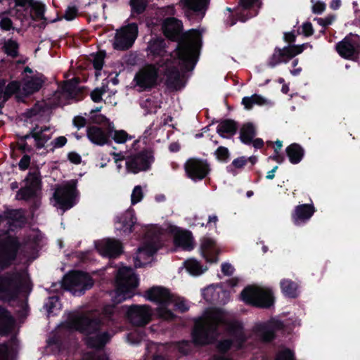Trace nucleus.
Segmentation results:
<instances>
[{
  "label": "nucleus",
  "instance_id": "f257e3e1",
  "mask_svg": "<svg viewBox=\"0 0 360 360\" xmlns=\"http://www.w3.org/2000/svg\"><path fill=\"white\" fill-rule=\"evenodd\" d=\"M201 41V34L197 30L190 31L185 40L181 42L175 52V56L172 61V56L167 54L165 50V43L160 39H153L148 45L150 53L154 56L162 58L166 61V75L167 83L174 88H177L178 82L181 72L191 70L193 68L195 58Z\"/></svg>",
  "mask_w": 360,
  "mask_h": 360
},
{
  "label": "nucleus",
  "instance_id": "f03ea898",
  "mask_svg": "<svg viewBox=\"0 0 360 360\" xmlns=\"http://www.w3.org/2000/svg\"><path fill=\"white\" fill-rule=\"evenodd\" d=\"M219 325H224L232 336L233 340H225L218 344V349L226 352L231 348H240L245 340L240 323L233 321L230 316L221 310L211 309L205 311L204 316L195 323L193 340L197 344H207L212 341Z\"/></svg>",
  "mask_w": 360,
  "mask_h": 360
},
{
  "label": "nucleus",
  "instance_id": "7ed1b4c3",
  "mask_svg": "<svg viewBox=\"0 0 360 360\" xmlns=\"http://www.w3.org/2000/svg\"><path fill=\"white\" fill-rule=\"evenodd\" d=\"M101 321L93 316H75L70 327L81 331L86 335V342L92 347L103 346L110 339L106 332L99 331Z\"/></svg>",
  "mask_w": 360,
  "mask_h": 360
},
{
  "label": "nucleus",
  "instance_id": "20e7f679",
  "mask_svg": "<svg viewBox=\"0 0 360 360\" xmlns=\"http://www.w3.org/2000/svg\"><path fill=\"white\" fill-rule=\"evenodd\" d=\"M31 290V282L28 274L24 271L11 279H0V296L6 300H11L20 292Z\"/></svg>",
  "mask_w": 360,
  "mask_h": 360
},
{
  "label": "nucleus",
  "instance_id": "39448f33",
  "mask_svg": "<svg viewBox=\"0 0 360 360\" xmlns=\"http://www.w3.org/2000/svg\"><path fill=\"white\" fill-rule=\"evenodd\" d=\"M116 283L115 300L120 302L134 296V290L138 286L139 281L132 269L124 266L118 270Z\"/></svg>",
  "mask_w": 360,
  "mask_h": 360
},
{
  "label": "nucleus",
  "instance_id": "423d86ee",
  "mask_svg": "<svg viewBox=\"0 0 360 360\" xmlns=\"http://www.w3.org/2000/svg\"><path fill=\"white\" fill-rule=\"evenodd\" d=\"M147 300L156 302L158 307L156 309L157 315L165 320H171L174 314L167 307L172 304L173 295L168 290L162 287H153L146 292Z\"/></svg>",
  "mask_w": 360,
  "mask_h": 360
},
{
  "label": "nucleus",
  "instance_id": "0eeeda50",
  "mask_svg": "<svg viewBox=\"0 0 360 360\" xmlns=\"http://www.w3.org/2000/svg\"><path fill=\"white\" fill-rule=\"evenodd\" d=\"M43 83L44 79L41 77H36L25 82L22 89H20V84L17 82L9 83L4 89L5 82L4 79H0V105L4 103L9 96L17 91H22L21 94L25 96L39 91Z\"/></svg>",
  "mask_w": 360,
  "mask_h": 360
},
{
  "label": "nucleus",
  "instance_id": "6e6552de",
  "mask_svg": "<svg viewBox=\"0 0 360 360\" xmlns=\"http://www.w3.org/2000/svg\"><path fill=\"white\" fill-rule=\"evenodd\" d=\"M240 296L246 303L259 307H269L274 303L271 290L259 286L246 288L242 291Z\"/></svg>",
  "mask_w": 360,
  "mask_h": 360
},
{
  "label": "nucleus",
  "instance_id": "1a4fd4ad",
  "mask_svg": "<svg viewBox=\"0 0 360 360\" xmlns=\"http://www.w3.org/2000/svg\"><path fill=\"white\" fill-rule=\"evenodd\" d=\"M76 186L77 182L75 180L67 181L58 186L53 194L54 206L63 210L72 207L77 195Z\"/></svg>",
  "mask_w": 360,
  "mask_h": 360
},
{
  "label": "nucleus",
  "instance_id": "9d476101",
  "mask_svg": "<svg viewBox=\"0 0 360 360\" xmlns=\"http://www.w3.org/2000/svg\"><path fill=\"white\" fill-rule=\"evenodd\" d=\"M93 284L91 277L82 272L68 274L64 277L63 281L64 288L75 295H80L86 290L91 288Z\"/></svg>",
  "mask_w": 360,
  "mask_h": 360
},
{
  "label": "nucleus",
  "instance_id": "9b49d317",
  "mask_svg": "<svg viewBox=\"0 0 360 360\" xmlns=\"http://www.w3.org/2000/svg\"><path fill=\"white\" fill-rule=\"evenodd\" d=\"M158 75V70L154 66H145L136 73L133 80L134 87L139 91L151 89L156 84Z\"/></svg>",
  "mask_w": 360,
  "mask_h": 360
},
{
  "label": "nucleus",
  "instance_id": "f8f14e48",
  "mask_svg": "<svg viewBox=\"0 0 360 360\" xmlns=\"http://www.w3.org/2000/svg\"><path fill=\"white\" fill-rule=\"evenodd\" d=\"M138 34V27L131 23L117 31L113 46L117 50H125L131 46Z\"/></svg>",
  "mask_w": 360,
  "mask_h": 360
},
{
  "label": "nucleus",
  "instance_id": "ddd939ff",
  "mask_svg": "<svg viewBox=\"0 0 360 360\" xmlns=\"http://www.w3.org/2000/svg\"><path fill=\"white\" fill-rule=\"evenodd\" d=\"M338 53L347 59L357 56L360 52V38L358 35L350 34L336 45Z\"/></svg>",
  "mask_w": 360,
  "mask_h": 360
},
{
  "label": "nucleus",
  "instance_id": "4468645a",
  "mask_svg": "<svg viewBox=\"0 0 360 360\" xmlns=\"http://www.w3.org/2000/svg\"><path fill=\"white\" fill-rule=\"evenodd\" d=\"M153 162V154L147 151L128 157L126 160V167L129 172L137 174L149 169Z\"/></svg>",
  "mask_w": 360,
  "mask_h": 360
},
{
  "label": "nucleus",
  "instance_id": "2eb2a0df",
  "mask_svg": "<svg viewBox=\"0 0 360 360\" xmlns=\"http://www.w3.org/2000/svg\"><path fill=\"white\" fill-rule=\"evenodd\" d=\"M152 309L148 305H133L128 307L127 315L132 324L141 326L147 324L151 319Z\"/></svg>",
  "mask_w": 360,
  "mask_h": 360
},
{
  "label": "nucleus",
  "instance_id": "dca6fc26",
  "mask_svg": "<svg viewBox=\"0 0 360 360\" xmlns=\"http://www.w3.org/2000/svg\"><path fill=\"white\" fill-rule=\"evenodd\" d=\"M306 44L300 46H288L283 49H276L269 59V64L274 67L281 63H287L292 57L301 53Z\"/></svg>",
  "mask_w": 360,
  "mask_h": 360
},
{
  "label": "nucleus",
  "instance_id": "f3484780",
  "mask_svg": "<svg viewBox=\"0 0 360 360\" xmlns=\"http://www.w3.org/2000/svg\"><path fill=\"white\" fill-rule=\"evenodd\" d=\"M185 169L191 179L197 181L204 179L208 174L210 167L206 161L192 158L186 162Z\"/></svg>",
  "mask_w": 360,
  "mask_h": 360
},
{
  "label": "nucleus",
  "instance_id": "a211bd4d",
  "mask_svg": "<svg viewBox=\"0 0 360 360\" xmlns=\"http://www.w3.org/2000/svg\"><path fill=\"white\" fill-rule=\"evenodd\" d=\"M40 189V180L33 174H30L25 180V185L18 192L17 198L28 200L36 195Z\"/></svg>",
  "mask_w": 360,
  "mask_h": 360
},
{
  "label": "nucleus",
  "instance_id": "6ab92c4d",
  "mask_svg": "<svg viewBox=\"0 0 360 360\" xmlns=\"http://www.w3.org/2000/svg\"><path fill=\"white\" fill-rule=\"evenodd\" d=\"M8 4L11 6L14 4L13 8H16V13H18V8H22L24 11L30 8L35 12L37 18L44 19V6L36 0H7Z\"/></svg>",
  "mask_w": 360,
  "mask_h": 360
},
{
  "label": "nucleus",
  "instance_id": "aec40b11",
  "mask_svg": "<svg viewBox=\"0 0 360 360\" xmlns=\"http://www.w3.org/2000/svg\"><path fill=\"white\" fill-rule=\"evenodd\" d=\"M18 248V243L15 238H10L6 243L0 244V266H6L14 259Z\"/></svg>",
  "mask_w": 360,
  "mask_h": 360
},
{
  "label": "nucleus",
  "instance_id": "412c9836",
  "mask_svg": "<svg viewBox=\"0 0 360 360\" xmlns=\"http://www.w3.org/2000/svg\"><path fill=\"white\" fill-rule=\"evenodd\" d=\"M96 248L98 252L106 257H116L121 252V245L119 241L105 239L98 243Z\"/></svg>",
  "mask_w": 360,
  "mask_h": 360
},
{
  "label": "nucleus",
  "instance_id": "4be33fe9",
  "mask_svg": "<svg viewBox=\"0 0 360 360\" xmlns=\"http://www.w3.org/2000/svg\"><path fill=\"white\" fill-rule=\"evenodd\" d=\"M172 231L176 246L185 250H191L193 248V239L190 232L180 230L176 227H173Z\"/></svg>",
  "mask_w": 360,
  "mask_h": 360
},
{
  "label": "nucleus",
  "instance_id": "5701e85b",
  "mask_svg": "<svg viewBox=\"0 0 360 360\" xmlns=\"http://www.w3.org/2000/svg\"><path fill=\"white\" fill-rule=\"evenodd\" d=\"M283 324L281 321L272 319L267 323L258 324L256 328L259 335L265 340L269 341L274 338V332L281 328Z\"/></svg>",
  "mask_w": 360,
  "mask_h": 360
},
{
  "label": "nucleus",
  "instance_id": "b1692460",
  "mask_svg": "<svg viewBox=\"0 0 360 360\" xmlns=\"http://www.w3.org/2000/svg\"><path fill=\"white\" fill-rule=\"evenodd\" d=\"M204 298L207 302H218L224 303L228 299V295L221 287L210 285L204 289L202 292Z\"/></svg>",
  "mask_w": 360,
  "mask_h": 360
},
{
  "label": "nucleus",
  "instance_id": "393cba45",
  "mask_svg": "<svg viewBox=\"0 0 360 360\" xmlns=\"http://www.w3.org/2000/svg\"><path fill=\"white\" fill-rule=\"evenodd\" d=\"M86 136L92 143L98 146H103L108 143L109 141L108 134L101 128L96 126L87 128Z\"/></svg>",
  "mask_w": 360,
  "mask_h": 360
},
{
  "label": "nucleus",
  "instance_id": "a878e982",
  "mask_svg": "<svg viewBox=\"0 0 360 360\" xmlns=\"http://www.w3.org/2000/svg\"><path fill=\"white\" fill-rule=\"evenodd\" d=\"M182 28L181 21L178 20L174 18H167L162 24V30L165 35L174 40L179 34Z\"/></svg>",
  "mask_w": 360,
  "mask_h": 360
},
{
  "label": "nucleus",
  "instance_id": "bb28decb",
  "mask_svg": "<svg viewBox=\"0 0 360 360\" xmlns=\"http://www.w3.org/2000/svg\"><path fill=\"white\" fill-rule=\"evenodd\" d=\"M208 2L209 0H181L179 5L186 13L191 11L204 13Z\"/></svg>",
  "mask_w": 360,
  "mask_h": 360
},
{
  "label": "nucleus",
  "instance_id": "cd10ccee",
  "mask_svg": "<svg viewBox=\"0 0 360 360\" xmlns=\"http://www.w3.org/2000/svg\"><path fill=\"white\" fill-rule=\"evenodd\" d=\"M52 133L49 127H35L32 131V136L34 139L38 148H42L51 138Z\"/></svg>",
  "mask_w": 360,
  "mask_h": 360
},
{
  "label": "nucleus",
  "instance_id": "c85d7f7f",
  "mask_svg": "<svg viewBox=\"0 0 360 360\" xmlns=\"http://www.w3.org/2000/svg\"><path fill=\"white\" fill-rule=\"evenodd\" d=\"M158 250L157 247L150 245H145L138 250L137 256L136 257V266H141L142 265L150 262V257Z\"/></svg>",
  "mask_w": 360,
  "mask_h": 360
},
{
  "label": "nucleus",
  "instance_id": "c756f323",
  "mask_svg": "<svg viewBox=\"0 0 360 360\" xmlns=\"http://www.w3.org/2000/svg\"><path fill=\"white\" fill-rule=\"evenodd\" d=\"M314 212V208L312 205L304 204L297 206L293 215L295 223L298 224L301 221L308 220Z\"/></svg>",
  "mask_w": 360,
  "mask_h": 360
},
{
  "label": "nucleus",
  "instance_id": "7c9ffc66",
  "mask_svg": "<svg viewBox=\"0 0 360 360\" xmlns=\"http://www.w3.org/2000/svg\"><path fill=\"white\" fill-rule=\"evenodd\" d=\"M117 223L121 225L120 227H117V229H122L124 233H130L135 223L134 211L132 210L126 211L117 218Z\"/></svg>",
  "mask_w": 360,
  "mask_h": 360
},
{
  "label": "nucleus",
  "instance_id": "2f4dec72",
  "mask_svg": "<svg viewBox=\"0 0 360 360\" xmlns=\"http://www.w3.org/2000/svg\"><path fill=\"white\" fill-rule=\"evenodd\" d=\"M201 250L203 257L208 262H216L217 259L210 257L212 252L217 250L215 241L208 237L204 238L201 242Z\"/></svg>",
  "mask_w": 360,
  "mask_h": 360
},
{
  "label": "nucleus",
  "instance_id": "473e14b6",
  "mask_svg": "<svg viewBox=\"0 0 360 360\" xmlns=\"http://www.w3.org/2000/svg\"><path fill=\"white\" fill-rule=\"evenodd\" d=\"M270 101L264 96L259 94H253L250 96H245L242 99V104L246 110H251L255 105H269Z\"/></svg>",
  "mask_w": 360,
  "mask_h": 360
},
{
  "label": "nucleus",
  "instance_id": "72a5a7b5",
  "mask_svg": "<svg viewBox=\"0 0 360 360\" xmlns=\"http://www.w3.org/2000/svg\"><path fill=\"white\" fill-rule=\"evenodd\" d=\"M14 323L9 312L0 307V335L6 333Z\"/></svg>",
  "mask_w": 360,
  "mask_h": 360
},
{
  "label": "nucleus",
  "instance_id": "f704fd0d",
  "mask_svg": "<svg viewBox=\"0 0 360 360\" xmlns=\"http://www.w3.org/2000/svg\"><path fill=\"white\" fill-rule=\"evenodd\" d=\"M280 285L282 292L287 297H296L298 295L297 285L290 279L284 278L281 281Z\"/></svg>",
  "mask_w": 360,
  "mask_h": 360
},
{
  "label": "nucleus",
  "instance_id": "c9c22d12",
  "mask_svg": "<svg viewBox=\"0 0 360 360\" xmlns=\"http://www.w3.org/2000/svg\"><path fill=\"white\" fill-rule=\"evenodd\" d=\"M286 153L292 164L300 162L304 155L303 149L296 143L291 144L286 148Z\"/></svg>",
  "mask_w": 360,
  "mask_h": 360
},
{
  "label": "nucleus",
  "instance_id": "e433bc0d",
  "mask_svg": "<svg viewBox=\"0 0 360 360\" xmlns=\"http://www.w3.org/2000/svg\"><path fill=\"white\" fill-rule=\"evenodd\" d=\"M255 136V129L252 124H246L240 129V140L248 144L250 143Z\"/></svg>",
  "mask_w": 360,
  "mask_h": 360
},
{
  "label": "nucleus",
  "instance_id": "4c0bfd02",
  "mask_svg": "<svg viewBox=\"0 0 360 360\" xmlns=\"http://www.w3.org/2000/svg\"><path fill=\"white\" fill-rule=\"evenodd\" d=\"M184 266L187 271L193 275H200L207 270V268H203L197 260L188 259L185 261Z\"/></svg>",
  "mask_w": 360,
  "mask_h": 360
},
{
  "label": "nucleus",
  "instance_id": "58836bf2",
  "mask_svg": "<svg viewBox=\"0 0 360 360\" xmlns=\"http://www.w3.org/2000/svg\"><path fill=\"white\" fill-rule=\"evenodd\" d=\"M236 124L232 120H225L221 122L217 127V133L222 137H224L223 134H234L236 131Z\"/></svg>",
  "mask_w": 360,
  "mask_h": 360
},
{
  "label": "nucleus",
  "instance_id": "ea45409f",
  "mask_svg": "<svg viewBox=\"0 0 360 360\" xmlns=\"http://www.w3.org/2000/svg\"><path fill=\"white\" fill-rule=\"evenodd\" d=\"M110 134L114 141L119 144L124 143L127 141L131 140L133 139L132 136L128 134L124 130H110Z\"/></svg>",
  "mask_w": 360,
  "mask_h": 360
},
{
  "label": "nucleus",
  "instance_id": "a19ab883",
  "mask_svg": "<svg viewBox=\"0 0 360 360\" xmlns=\"http://www.w3.org/2000/svg\"><path fill=\"white\" fill-rule=\"evenodd\" d=\"M10 11L0 13V28L4 31H10L14 30L13 22L8 14Z\"/></svg>",
  "mask_w": 360,
  "mask_h": 360
},
{
  "label": "nucleus",
  "instance_id": "79ce46f5",
  "mask_svg": "<svg viewBox=\"0 0 360 360\" xmlns=\"http://www.w3.org/2000/svg\"><path fill=\"white\" fill-rule=\"evenodd\" d=\"M141 105L146 109L148 112H156L160 107V101L155 98H149L142 102Z\"/></svg>",
  "mask_w": 360,
  "mask_h": 360
},
{
  "label": "nucleus",
  "instance_id": "37998d69",
  "mask_svg": "<svg viewBox=\"0 0 360 360\" xmlns=\"http://www.w3.org/2000/svg\"><path fill=\"white\" fill-rule=\"evenodd\" d=\"M63 94L65 96L72 98L77 93L76 83L72 81L66 82L63 86Z\"/></svg>",
  "mask_w": 360,
  "mask_h": 360
},
{
  "label": "nucleus",
  "instance_id": "c03bdc74",
  "mask_svg": "<svg viewBox=\"0 0 360 360\" xmlns=\"http://www.w3.org/2000/svg\"><path fill=\"white\" fill-rule=\"evenodd\" d=\"M5 52L12 56L16 57L18 55V43L12 39L8 40L4 46Z\"/></svg>",
  "mask_w": 360,
  "mask_h": 360
},
{
  "label": "nucleus",
  "instance_id": "a18cd8bd",
  "mask_svg": "<svg viewBox=\"0 0 360 360\" xmlns=\"http://www.w3.org/2000/svg\"><path fill=\"white\" fill-rule=\"evenodd\" d=\"M143 198V193L140 186H136L132 191L131 202L132 205L139 202Z\"/></svg>",
  "mask_w": 360,
  "mask_h": 360
},
{
  "label": "nucleus",
  "instance_id": "49530a36",
  "mask_svg": "<svg viewBox=\"0 0 360 360\" xmlns=\"http://www.w3.org/2000/svg\"><path fill=\"white\" fill-rule=\"evenodd\" d=\"M105 93V87L96 88L91 93V98L94 102L98 103L102 101V96Z\"/></svg>",
  "mask_w": 360,
  "mask_h": 360
},
{
  "label": "nucleus",
  "instance_id": "de8ad7c7",
  "mask_svg": "<svg viewBox=\"0 0 360 360\" xmlns=\"http://www.w3.org/2000/svg\"><path fill=\"white\" fill-rule=\"evenodd\" d=\"M216 158L220 161H226L229 157V152L227 148L220 146L214 152Z\"/></svg>",
  "mask_w": 360,
  "mask_h": 360
},
{
  "label": "nucleus",
  "instance_id": "09e8293b",
  "mask_svg": "<svg viewBox=\"0 0 360 360\" xmlns=\"http://www.w3.org/2000/svg\"><path fill=\"white\" fill-rule=\"evenodd\" d=\"M105 54L103 53H98L96 55L92 56L93 63L95 69L100 70L103 65V59Z\"/></svg>",
  "mask_w": 360,
  "mask_h": 360
},
{
  "label": "nucleus",
  "instance_id": "8fccbe9b",
  "mask_svg": "<svg viewBox=\"0 0 360 360\" xmlns=\"http://www.w3.org/2000/svg\"><path fill=\"white\" fill-rule=\"evenodd\" d=\"M146 3V0H131L132 9L137 13H141L144 11Z\"/></svg>",
  "mask_w": 360,
  "mask_h": 360
},
{
  "label": "nucleus",
  "instance_id": "3c124183",
  "mask_svg": "<svg viewBox=\"0 0 360 360\" xmlns=\"http://www.w3.org/2000/svg\"><path fill=\"white\" fill-rule=\"evenodd\" d=\"M174 303L176 309L181 312H184L188 309V304L181 298H174L173 297V300L172 301V304Z\"/></svg>",
  "mask_w": 360,
  "mask_h": 360
},
{
  "label": "nucleus",
  "instance_id": "603ef678",
  "mask_svg": "<svg viewBox=\"0 0 360 360\" xmlns=\"http://www.w3.org/2000/svg\"><path fill=\"white\" fill-rule=\"evenodd\" d=\"M312 11L314 13L320 14L326 9V4L319 0H311Z\"/></svg>",
  "mask_w": 360,
  "mask_h": 360
},
{
  "label": "nucleus",
  "instance_id": "864d4df0",
  "mask_svg": "<svg viewBox=\"0 0 360 360\" xmlns=\"http://www.w3.org/2000/svg\"><path fill=\"white\" fill-rule=\"evenodd\" d=\"M91 119H92V121L96 124L108 123L110 129L113 128V124L112 123L109 122L108 119L106 118L103 115H95V116L92 117Z\"/></svg>",
  "mask_w": 360,
  "mask_h": 360
},
{
  "label": "nucleus",
  "instance_id": "5fc2aeb1",
  "mask_svg": "<svg viewBox=\"0 0 360 360\" xmlns=\"http://www.w3.org/2000/svg\"><path fill=\"white\" fill-rule=\"evenodd\" d=\"M59 302L57 297H51L49 302L46 304L49 314L53 312V309L59 306Z\"/></svg>",
  "mask_w": 360,
  "mask_h": 360
},
{
  "label": "nucleus",
  "instance_id": "6e6d98bb",
  "mask_svg": "<svg viewBox=\"0 0 360 360\" xmlns=\"http://www.w3.org/2000/svg\"><path fill=\"white\" fill-rule=\"evenodd\" d=\"M77 13V10L75 7H69L65 11V13L64 14V18L68 20H73Z\"/></svg>",
  "mask_w": 360,
  "mask_h": 360
},
{
  "label": "nucleus",
  "instance_id": "4d7b16f0",
  "mask_svg": "<svg viewBox=\"0 0 360 360\" xmlns=\"http://www.w3.org/2000/svg\"><path fill=\"white\" fill-rule=\"evenodd\" d=\"M276 360H293V355L290 350L280 352Z\"/></svg>",
  "mask_w": 360,
  "mask_h": 360
},
{
  "label": "nucleus",
  "instance_id": "13d9d810",
  "mask_svg": "<svg viewBox=\"0 0 360 360\" xmlns=\"http://www.w3.org/2000/svg\"><path fill=\"white\" fill-rule=\"evenodd\" d=\"M335 19V17L333 16V15H330V16H327L326 18H316V20L317 21V22L323 26V27H326L328 25H330L332 23V22Z\"/></svg>",
  "mask_w": 360,
  "mask_h": 360
},
{
  "label": "nucleus",
  "instance_id": "bf43d9fd",
  "mask_svg": "<svg viewBox=\"0 0 360 360\" xmlns=\"http://www.w3.org/2000/svg\"><path fill=\"white\" fill-rule=\"evenodd\" d=\"M240 4L244 8H249L253 6H259L260 4L259 0H240Z\"/></svg>",
  "mask_w": 360,
  "mask_h": 360
},
{
  "label": "nucleus",
  "instance_id": "052dcab7",
  "mask_svg": "<svg viewBox=\"0 0 360 360\" xmlns=\"http://www.w3.org/2000/svg\"><path fill=\"white\" fill-rule=\"evenodd\" d=\"M73 123L77 128L80 129L86 125V120L82 116H77L74 118Z\"/></svg>",
  "mask_w": 360,
  "mask_h": 360
},
{
  "label": "nucleus",
  "instance_id": "680f3d73",
  "mask_svg": "<svg viewBox=\"0 0 360 360\" xmlns=\"http://www.w3.org/2000/svg\"><path fill=\"white\" fill-rule=\"evenodd\" d=\"M67 143V139L65 136H59L53 140L52 144L55 148H60L64 146Z\"/></svg>",
  "mask_w": 360,
  "mask_h": 360
},
{
  "label": "nucleus",
  "instance_id": "e2e57ef3",
  "mask_svg": "<svg viewBox=\"0 0 360 360\" xmlns=\"http://www.w3.org/2000/svg\"><path fill=\"white\" fill-rule=\"evenodd\" d=\"M30 162V157L28 155H24L19 162V164H18L19 167L21 169L25 170L29 167Z\"/></svg>",
  "mask_w": 360,
  "mask_h": 360
},
{
  "label": "nucleus",
  "instance_id": "0e129e2a",
  "mask_svg": "<svg viewBox=\"0 0 360 360\" xmlns=\"http://www.w3.org/2000/svg\"><path fill=\"white\" fill-rule=\"evenodd\" d=\"M40 240V234L38 231H32V234L29 236V243L32 246L37 244Z\"/></svg>",
  "mask_w": 360,
  "mask_h": 360
},
{
  "label": "nucleus",
  "instance_id": "69168bd1",
  "mask_svg": "<svg viewBox=\"0 0 360 360\" xmlns=\"http://www.w3.org/2000/svg\"><path fill=\"white\" fill-rule=\"evenodd\" d=\"M302 32L306 36H310L313 33L312 25L310 22H305L302 25Z\"/></svg>",
  "mask_w": 360,
  "mask_h": 360
},
{
  "label": "nucleus",
  "instance_id": "338daca9",
  "mask_svg": "<svg viewBox=\"0 0 360 360\" xmlns=\"http://www.w3.org/2000/svg\"><path fill=\"white\" fill-rule=\"evenodd\" d=\"M69 160L74 164H79L81 162V157L79 154L72 152L68 154Z\"/></svg>",
  "mask_w": 360,
  "mask_h": 360
},
{
  "label": "nucleus",
  "instance_id": "774afa93",
  "mask_svg": "<svg viewBox=\"0 0 360 360\" xmlns=\"http://www.w3.org/2000/svg\"><path fill=\"white\" fill-rule=\"evenodd\" d=\"M85 360H109L108 357L104 354L101 353H96L93 355H91Z\"/></svg>",
  "mask_w": 360,
  "mask_h": 360
}]
</instances>
